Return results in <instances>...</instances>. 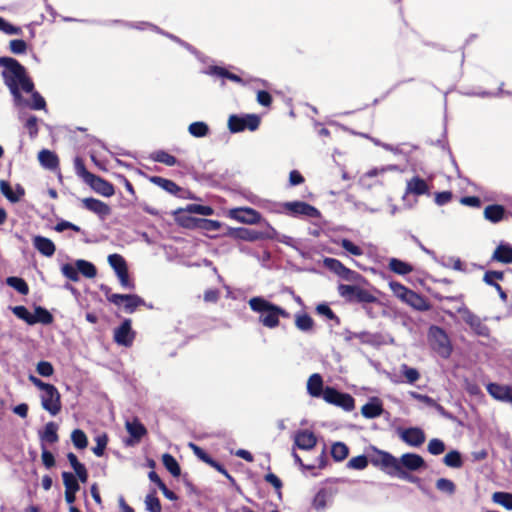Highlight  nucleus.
Segmentation results:
<instances>
[{"label":"nucleus","instance_id":"obj_62","mask_svg":"<svg viewBox=\"0 0 512 512\" xmlns=\"http://www.w3.org/2000/svg\"><path fill=\"white\" fill-rule=\"evenodd\" d=\"M316 312L319 315L324 316L329 320H334L337 324H339V322H340L339 318L335 315V313L331 310V308L327 304L317 305Z\"/></svg>","mask_w":512,"mask_h":512},{"label":"nucleus","instance_id":"obj_54","mask_svg":"<svg viewBox=\"0 0 512 512\" xmlns=\"http://www.w3.org/2000/svg\"><path fill=\"white\" fill-rule=\"evenodd\" d=\"M443 461L448 467L459 468L462 465L461 455L458 451L447 453Z\"/></svg>","mask_w":512,"mask_h":512},{"label":"nucleus","instance_id":"obj_2","mask_svg":"<svg viewBox=\"0 0 512 512\" xmlns=\"http://www.w3.org/2000/svg\"><path fill=\"white\" fill-rule=\"evenodd\" d=\"M250 308L260 313V322L268 328H275L279 325V317L288 318L289 313L279 306L272 304L262 297H253L249 300Z\"/></svg>","mask_w":512,"mask_h":512},{"label":"nucleus","instance_id":"obj_49","mask_svg":"<svg viewBox=\"0 0 512 512\" xmlns=\"http://www.w3.org/2000/svg\"><path fill=\"white\" fill-rule=\"evenodd\" d=\"M62 478L65 486V492H77L80 489L77 479L72 473L63 472Z\"/></svg>","mask_w":512,"mask_h":512},{"label":"nucleus","instance_id":"obj_6","mask_svg":"<svg viewBox=\"0 0 512 512\" xmlns=\"http://www.w3.org/2000/svg\"><path fill=\"white\" fill-rule=\"evenodd\" d=\"M41 405L50 415L56 416L62 408L61 395L58 389L50 384L40 395Z\"/></svg>","mask_w":512,"mask_h":512},{"label":"nucleus","instance_id":"obj_14","mask_svg":"<svg viewBox=\"0 0 512 512\" xmlns=\"http://www.w3.org/2000/svg\"><path fill=\"white\" fill-rule=\"evenodd\" d=\"M486 389L495 400L512 404V385L489 383Z\"/></svg>","mask_w":512,"mask_h":512},{"label":"nucleus","instance_id":"obj_57","mask_svg":"<svg viewBox=\"0 0 512 512\" xmlns=\"http://www.w3.org/2000/svg\"><path fill=\"white\" fill-rule=\"evenodd\" d=\"M406 381L410 384L415 383L419 378L420 374L417 369L409 367L407 364H402L400 367Z\"/></svg>","mask_w":512,"mask_h":512},{"label":"nucleus","instance_id":"obj_30","mask_svg":"<svg viewBox=\"0 0 512 512\" xmlns=\"http://www.w3.org/2000/svg\"><path fill=\"white\" fill-rule=\"evenodd\" d=\"M0 191L9 201L13 203L18 202L24 195V189L21 186L18 185L16 187V191L14 192L10 184L5 180L0 181Z\"/></svg>","mask_w":512,"mask_h":512},{"label":"nucleus","instance_id":"obj_24","mask_svg":"<svg viewBox=\"0 0 512 512\" xmlns=\"http://www.w3.org/2000/svg\"><path fill=\"white\" fill-rule=\"evenodd\" d=\"M307 392L312 397H323V379L320 374L314 373L308 378Z\"/></svg>","mask_w":512,"mask_h":512},{"label":"nucleus","instance_id":"obj_23","mask_svg":"<svg viewBox=\"0 0 512 512\" xmlns=\"http://www.w3.org/2000/svg\"><path fill=\"white\" fill-rule=\"evenodd\" d=\"M33 245L36 250L46 257H51L56 250L54 243L49 238L43 236H35L33 238Z\"/></svg>","mask_w":512,"mask_h":512},{"label":"nucleus","instance_id":"obj_63","mask_svg":"<svg viewBox=\"0 0 512 512\" xmlns=\"http://www.w3.org/2000/svg\"><path fill=\"white\" fill-rule=\"evenodd\" d=\"M146 509L149 512H161V504L154 494H149L145 498Z\"/></svg>","mask_w":512,"mask_h":512},{"label":"nucleus","instance_id":"obj_50","mask_svg":"<svg viewBox=\"0 0 512 512\" xmlns=\"http://www.w3.org/2000/svg\"><path fill=\"white\" fill-rule=\"evenodd\" d=\"M495 503L512 510V494L505 492H495L492 496Z\"/></svg>","mask_w":512,"mask_h":512},{"label":"nucleus","instance_id":"obj_26","mask_svg":"<svg viewBox=\"0 0 512 512\" xmlns=\"http://www.w3.org/2000/svg\"><path fill=\"white\" fill-rule=\"evenodd\" d=\"M492 259L504 264L512 263V246L510 244L501 243L495 249Z\"/></svg>","mask_w":512,"mask_h":512},{"label":"nucleus","instance_id":"obj_8","mask_svg":"<svg viewBox=\"0 0 512 512\" xmlns=\"http://www.w3.org/2000/svg\"><path fill=\"white\" fill-rule=\"evenodd\" d=\"M107 299L117 306L123 305L127 313H133L137 307L145 304L144 300L135 294H111Z\"/></svg>","mask_w":512,"mask_h":512},{"label":"nucleus","instance_id":"obj_21","mask_svg":"<svg viewBox=\"0 0 512 512\" xmlns=\"http://www.w3.org/2000/svg\"><path fill=\"white\" fill-rule=\"evenodd\" d=\"M506 215L507 212L505 208L498 204L488 205L483 211L484 218L493 224L499 223L505 219Z\"/></svg>","mask_w":512,"mask_h":512},{"label":"nucleus","instance_id":"obj_64","mask_svg":"<svg viewBox=\"0 0 512 512\" xmlns=\"http://www.w3.org/2000/svg\"><path fill=\"white\" fill-rule=\"evenodd\" d=\"M37 372L44 377H49L53 374L54 368L50 362L40 361L36 367Z\"/></svg>","mask_w":512,"mask_h":512},{"label":"nucleus","instance_id":"obj_3","mask_svg":"<svg viewBox=\"0 0 512 512\" xmlns=\"http://www.w3.org/2000/svg\"><path fill=\"white\" fill-rule=\"evenodd\" d=\"M398 469H396V475L401 479L416 482L418 479L414 476H411L407 473L408 471H417L423 467H425L424 459L415 453H406L403 454L400 458H398L397 462Z\"/></svg>","mask_w":512,"mask_h":512},{"label":"nucleus","instance_id":"obj_13","mask_svg":"<svg viewBox=\"0 0 512 512\" xmlns=\"http://www.w3.org/2000/svg\"><path fill=\"white\" fill-rule=\"evenodd\" d=\"M135 332L131 326V320L126 319L114 330V341L121 346L130 347L133 344Z\"/></svg>","mask_w":512,"mask_h":512},{"label":"nucleus","instance_id":"obj_32","mask_svg":"<svg viewBox=\"0 0 512 512\" xmlns=\"http://www.w3.org/2000/svg\"><path fill=\"white\" fill-rule=\"evenodd\" d=\"M295 326L302 332L311 333L314 329V320L306 313H297L295 315Z\"/></svg>","mask_w":512,"mask_h":512},{"label":"nucleus","instance_id":"obj_17","mask_svg":"<svg viewBox=\"0 0 512 512\" xmlns=\"http://www.w3.org/2000/svg\"><path fill=\"white\" fill-rule=\"evenodd\" d=\"M81 203L85 209L96 214L101 219H105L111 213V208L109 205L101 200L95 198H83Z\"/></svg>","mask_w":512,"mask_h":512},{"label":"nucleus","instance_id":"obj_37","mask_svg":"<svg viewBox=\"0 0 512 512\" xmlns=\"http://www.w3.org/2000/svg\"><path fill=\"white\" fill-rule=\"evenodd\" d=\"M188 132L191 136L195 138H202L206 137L209 134L210 129L208 124H206L205 122L196 121L188 126Z\"/></svg>","mask_w":512,"mask_h":512},{"label":"nucleus","instance_id":"obj_9","mask_svg":"<svg viewBox=\"0 0 512 512\" xmlns=\"http://www.w3.org/2000/svg\"><path fill=\"white\" fill-rule=\"evenodd\" d=\"M324 265L330 271L337 274L342 279L349 282H358L361 279V275L342 264L339 260L335 258H325Z\"/></svg>","mask_w":512,"mask_h":512},{"label":"nucleus","instance_id":"obj_52","mask_svg":"<svg viewBox=\"0 0 512 512\" xmlns=\"http://www.w3.org/2000/svg\"><path fill=\"white\" fill-rule=\"evenodd\" d=\"M12 312L19 319L25 321L29 325H34L35 320L33 318V314H31L28 309L24 306H15L12 308Z\"/></svg>","mask_w":512,"mask_h":512},{"label":"nucleus","instance_id":"obj_12","mask_svg":"<svg viewBox=\"0 0 512 512\" xmlns=\"http://www.w3.org/2000/svg\"><path fill=\"white\" fill-rule=\"evenodd\" d=\"M228 215L230 218L244 224L253 225L261 222L260 213L248 207L231 209Z\"/></svg>","mask_w":512,"mask_h":512},{"label":"nucleus","instance_id":"obj_58","mask_svg":"<svg viewBox=\"0 0 512 512\" xmlns=\"http://www.w3.org/2000/svg\"><path fill=\"white\" fill-rule=\"evenodd\" d=\"M347 466L351 469L363 470L368 466L367 457L364 455L353 457L348 461Z\"/></svg>","mask_w":512,"mask_h":512},{"label":"nucleus","instance_id":"obj_47","mask_svg":"<svg viewBox=\"0 0 512 512\" xmlns=\"http://www.w3.org/2000/svg\"><path fill=\"white\" fill-rule=\"evenodd\" d=\"M348 453V447L342 442L334 443L331 448V455L336 461L344 460L348 456Z\"/></svg>","mask_w":512,"mask_h":512},{"label":"nucleus","instance_id":"obj_5","mask_svg":"<svg viewBox=\"0 0 512 512\" xmlns=\"http://www.w3.org/2000/svg\"><path fill=\"white\" fill-rule=\"evenodd\" d=\"M339 295L347 301H357L362 303H373L376 297L369 291L359 286L340 284L338 286Z\"/></svg>","mask_w":512,"mask_h":512},{"label":"nucleus","instance_id":"obj_46","mask_svg":"<svg viewBox=\"0 0 512 512\" xmlns=\"http://www.w3.org/2000/svg\"><path fill=\"white\" fill-rule=\"evenodd\" d=\"M207 73L210 75H216V76H219L222 78H228L234 82L242 83V79L239 76H237L236 74L230 73L221 67H217V66L210 67L208 69Z\"/></svg>","mask_w":512,"mask_h":512},{"label":"nucleus","instance_id":"obj_48","mask_svg":"<svg viewBox=\"0 0 512 512\" xmlns=\"http://www.w3.org/2000/svg\"><path fill=\"white\" fill-rule=\"evenodd\" d=\"M389 287L391 291L393 292L394 296L400 299L402 302L405 301L406 297L408 296L411 289L405 287L399 282L391 281L389 283Z\"/></svg>","mask_w":512,"mask_h":512},{"label":"nucleus","instance_id":"obj_22","mask_svg":"<svg viewBox=\"0 0 512 512\" xmlns=\"http://www.w3.org/2000/svg\"><path fill=\"white\" fill-rule=\"evenodd\" d=\"M57 431L58 425L55 422H48L44 429L38 433L41 445H44L45 443H56L59 440Z\"/></svg>","mask_w":512,"mask_h":512},{"label":"nucleus","instance_id":"obj_16","mask_svg":"<svg viewBox=\"0 0 512 512\" xmlns=\"http://www.w3.org/2000/svg\"><path fill=\"white\" fill-rule=\"evenodd\" d=\"M400 438L408 445L419 447L425 442V433L418 427L399 430Z\"/></svg>","mask_w":512,"mask_h":512},{"label":"nucleus","instance_id":"obj_4","mask_svg":"<svg viewBox=\"0 0 512 512\" xmlns=\"http://www.w3.org/2000/svg\"><path fill=\"white\" fill-rule=\"evenodd\" d=\"M428 338L433 349L442 357H449L452 351V346L446 332L438 327L431 326L428 332Z\"/></svg>","mask_w":512,"mask_h":512},{"label":"nucleus","instance_id":"obj_45","mask_svg":"<svg viewBox=\"0 0 512 512\" xmlns=\"http://www.w3.org/2000/svg\"><path fill=\"white\" fill-rule=\"evenodd\" d=\"M33 318L35 320V324L41 323V324L47 325V324L52 323V321H53V316L51 315V313L48 310H46L45 308L40 307V306L35 308Z\"/></svg>","mask_w":512,"mask_h":512},{"label":"nucleus","instance_id":"obj_31","mask_svg":"<svg viewBox=\"0 0 512 512\" xmlns=\"http://www.w3.org/2000/svg\"><path fill=\"white\" fill-rule=\"evenodd\" d=\"M125 427L135 441H139L147 432L144 425L137 419L126 421Z\"/></svg>","mask_w":512,"mask_h":512},{"label":"nucleus","instance_id":"obj_15","mask_svg":"<svg viewBox=\"0 0 512 512\" xmlns=\"http://www.w3.org/2000/svg\"><path fill=\"white\" fill-rule=\"evenodd\" d=\"M372 462L374 465L381 466L382 469H385L389 475H396V469H398V458L394 457L392 454L384 451H377Z\"/></svg>","mask_w":512,"mask_h":512},{"label":"nucleus","instance_id":"obj_10","mask_svg":"<svg viewBox=\"0 0 512 512\" xmlns=\"http://www.w3.org/2000/svg\"><path fill=\"white\" fill-rule=\"evenodd\" d=\"M283 206L285 210L292 216H305L308 218H317L320 216L319 210L306 202H286Z\"/></svg>","mask_w":512,"mask_h":512},{"label":"nucleus","instance_id":"obj_38","mask_svg":"<svg viewBox=\"0 0 512 512\" xmlns=\"http://www.w3.org/2000/svg\"><path fill=\"white\" fill-rule=\"evenodd\" d=\"M334 243L340 245L343 249H345L346 252L350 253L351 255L362 256L364 254V251L360 246L354 244L352 241L346 238L334 240Z\"/></svg>","mask_w":512,"mask_h":512},{"label":"nucleus","instance_id":"obj_34","mask_svg":"<svg viewBox=\"0 0 512 512\" xmlns=\"http://www.w3.org/2000/svg\"><path fill=\"white\" fill-rule=\"evenodd\" d=\"M388 267L398 275H407L413 271L412 265L397 258L389 259Z\"/></svg>","mask_w":512,"mask_h":512},{"label":"nucleus","instance_id":"obj_1","mask_svg":"<svg viewBox=\"0 0 512 512\" xmlns=\"http://www.w3.org/2000/svg\"><path fill=\"white\" fill-rule=\"evenodd\" d=\"M0 65L4 67L2 72L4 82L9 87L15 101L20 103V89L24 92L32 93L31 108L34 110L44 109L46 106L44 98L33 91L34 85L26 75L25 68L15 59L8 57H0Z\"/></svg>","mask_w":512,"mask_h":512},{"label":"nucleus","instance_id":"obj_55","mask_svg":"<svg viewBox=\"0 0 512 512\" xmlns=\"http://www.w3.org/2000/svg\"><path fill=\"white\" fill-rule=\"evenodd\" d=\"M436 488L439 491H441L443 493H446L448 495L454 494L455 489H456L455 484L451 480H449L447 478H440V479H438L436 481Z\"/></svg>","mask_w":512,"mask_h":512},{"label":"nucleus","instance_id":"obj_44","mask_svg":"<svg viewBox=\"0 0 512 512\" xmlns=\"http://www.w3.org/2000/svg\"><path fill=\"white\" fill-rule=\"evenodd\" d=\"M6 283L10 287L17 290L22 295H27L29 292V287H28L27 283L22 278L15 277V276L8 277L6 279Z\"/></svg>","mask_w":512,"mask_h":512},{"label":"nucleus","instance_id":"obj_7","mask_svg":"<svg viewBox=\"0 0 512 512\" xmlns=\"http://www.w3.org/2000/svg\"><path fill=\"white\" fill-rule=\"evenodd\" d=\"M323 399L329 403L351 411L354 408V399L351 395L338 392L332 387H326L323 392Z\"/></svg>","mask_w":512,"mask_h":512},{"label":"nucleus","instance_id":"obj_20","mask_svg":"<svg viewBox=\"0 0 512 512\" xmlns=\"http://www.w3.org/2000/svg\"><path fill=\"white\" fill-rule=\"evenodd\" d=\"M295 445L302 450H311L317 443V438L313 432L302 430L296 433L294 437Z\"/></svg>","mask_w":512,"mask_h":512},{"label":"nucleus","instance_id":"obj_42","mask_svg":"<svg viewBox=\"0 0 512 512\" xmlns=\"http://www.w3.org/2000/svg\"><path fill=\"white\" fill-rule=\"evenodd\" d=\"M181 211L187 212V213H192V214H199L202 216H210L214 213V210L212 207L205 206V205H199V204H188Z\"/></svg>","mask_w":512,"mask_h":512},{"label":"nucleus","instance_id":"obj_19","mask_svg":"<svg viewBox=\"0 0 512 512\" xmlns=\"http://www.w3.org/2000/svg\"><path fill=\"white\" fill-rule=\"evenodd\" d=\"M389 171H400V169L397 165H387V166H382V167H375V168H372V169L368 170L367 172H365L360 177V182L363 185H370L368 183L369 179L380 178V180H377L376 183H383V177Z\"/></svg>","mask_w":512,"mask_h":512},{"label":"nucleus","instance_id":"obj_51","mask_svg":"<svg viewBox=\"0 0 512 512\" xmlns=\"http://www.w3.org/2000/svg\"><path fill=\"white\" fill-rule=\"evenodd\" d=\"M71 440L74 444V446L78 449H84L87 447L88 445V439H87V436L86 434L80 430V429H75L72 433H71Z\"/></svg>","mask_w":512,"mask_h":512},{"label":"nucleus","instance_id":"obj_61","mask_svg":"<svg viewBox=\"0 0 512 512\" xmlns=\"http://www.w3.org/2000/svg\"><path fill=\"white\" fill-rule=\"evenodd\" d=\"M95 441H96V446L93 447V449H92L93 453L96 456L101 457L104 454V450L106 448L108 438L105 434H101L95 438Z\"/></svg>","mask_w":512,"mask_h":512},{"label":"nucleus","instance_id":"obj_25","mask_svg":"<svg viewBox=\"0 0 512 512\" xmlns=\"http://www.w3.org/2000/svg\"><path fill=\"white\" fill-rule=\"evenodd\" d=\"M404 303L418 311H427L430 309L429 302L421 295L411 290Z\"/></svg>","mask_w":512,"mask_h":512},{"label":"nucleus","instance_id":"obj_27","mask_svg":"<svg viewBox=\"0 0 512 512\" xmlns=\"http://www.w3.org/2000/svg\"><path fill=\"white\" fill-rule=\"evenodd\" d=\"M383 412L382 404L379 399L373 398L361 408V413L365 418L373 419L379 417Z\"/></svg>","mask_w":512,"mask_h":512},{"label":"nucleus","instance_id":"obj_43","mask_svg":"<svg viewBox=\"0 0 512 512\" xmlns=\"http://www.w3.org/2000/svg\"><path fill=\"white\" fill-rule=\"evenodd\" d=\"M152 159L167 166H174L177 164V159L173 155L163 150L154 152L152 154Z\"/></svg>","mask_w":512,"mask_h":512},{"label":"nucleus","instance_id":"obj_11","mask_svg":"<svg viewBox=\"0 0 512 512\" xmlns=\"http://www.w3.org/2000/svg\"><path fill=\"white\" fill-rule=\"evenodd\" d=\"M458 312L461 314L463 321L468 324L477 335L483 337L489 336L490 330L487 325H485L482 320L468 308L461 307L458 309Z\"/></svg>","mask_w":512,"mask_h":512},{"label":"nucleus","instance_id":"obj_59","mask_svg":"<svg viewBox=\"0 0 512 512\" xmlns=\"http://www.w3.org/2000/svg\"><path fill=\"white\" fill-rule=\"evenodd\" d=\"M62 274L71 281H79V271L77 266L71 264H64L61 268Z\"/></svg>","mask_w":512,"mask_h":512},{"label":"nucleus","instance_id":"obj_53","mask_svg":"<svg viewBox=\"0 0 512 512\" xmlns=\"http://www.w3.org/2000/svg\"><path fill=\"white\" fill-rule=\"evenodd\" d=\"M228 128L232 133L243 131L245 129V118L231 115L228 119Z\"/></svg>","mask_w":512,"mask_h":512},{"label":"nucleus","instance_id":"obj_28","mask_svg":"<svg viewBox=\"0 0 512 512\" xmlns=\"http://www.w3.org/2000/svg\"><path fill=\"white\" fill-rule=\"evenodd\" d=\"M38 160L40 164L47 169L54 170L59 165L58 157L50 150L43 149L38 153Z\"/></svg>","mask_w":512,"mask_h":512},{"label":"nucleus","instance_id":"obj_41","mask_svg":"<svg viewBox=\"0 0 512 512\" xmlns=\"http://www.w3.org/2000/svg\"><path fill=\"white\" fill-rule=\"evenodd\" d=\"M162 462H163V465L165 466V468L174 476V477H178L181 473V470H180V467H179V464L178 462L176 461V459L166 453L162 456Z\"/></svg>","mask_w":512,"mask_h":512},{"label":"nucleus","instance_id":"obj_56","mask_svg":"<svg viewBox=\"0 0 512 512\" xmlns=\"http://www.w3.org/2000/svg\"><path fill=\"white\" fill-rule=\"evenodd\" d=\"M74 168H75V171H76V174L81 177L85 183L91 178V176L93 175L92 173H90L86 168H85V165H84V162L81 158L79 157H76L75 160H74Z\"/></svg>","mask_w":512,"mask_h":512},{"label":"nucleus","instance_id":"obj_33","mask_svg":"<svg viewBox=\"0 0 512 512\" xmlns=\"http://www.w3.org/2000/svg\"><path fill=\"white\" fill-rule=\"evenodd\" d=\"M503 277H504L503 272H500V271H487L484 274L483 280H484V282L486 284H488L490 286H493L498 291L499 296L501 297L502 300H506L507 295L503 291L502 287L498 283L492 282V278H496L497 280H502Z\"/></svg>","mask_w":512,"mask_h":512},{"label":"nucleus","instance_id":"obj_35","mask_svg":"<svg viewBox=\"0 0 512 512\" xmlns=\"http://www.w3.org/2000/svg\"><path fill=\"white\" fill-rule=\"evenodd\" d=\"M150 181L152 183H154L155 185L159 186L160 188H162L163 190L169 192L170 194L175 195L180 190L179 186L175 182H173L169 179H166V178H162L159 176H152L150 178Z\"/></svg>","mask_w":512,"mask_h":512},{"label":"nucleus","instance_id":"obj_60","mask_svg":"<svg viewBox=\"0 0 512 512\" xmlns=\"http://www.w3.org/2000/svg\"><path fill=\"white\" fill-rule=\"evenodd\" d=\"M428 451L432 455H440L445 451V444L442 440L433 438L428 443Z\"/></svg>","mask_w":512,"mask_h":512},{"label":"nucleus","instance_id":"obj_36","mask_svg":"<svg viewBox=\"0 0 512 512\" xmlns=\"http://www.w3.org/2000/svg\"><path fill=\"white\" fill-rule=\"evenodd\" d=\"M332 501L331 494L326 490H320L314 497L313 507L317 511H323Z\"/></svg>","mask_w":512,"mask_h":512},{"label":"nucleus","instance_id":"obj_40","mask_svg":"<svg viewBox=\"0 0 512 512\" xmlns=\"http://www.w3.org/2000/svg\"><path fill=\"white\" fill-rule=\"evenodd\" d=\"M79 273L87 278H94L97 274L95 266L86 260H77L75 262Z\"/></svg>","mask_w":512,"mask_h":512},{"label":"nucleus","instance_id":"obj_39","mask_svg":"<svg viewBox=\"0 0 512 512\" xmlns=\"http://www.w3.org/2000/svg\"><path fill=\"white\" fill-rule=\"evenodd\" d=\"M108 263L116 275L128 269L125 259L120 254H110L108 256Z\"/></svg>","mask_w":512,"mask_h":512},{"label":"nucleus","instance_id":"obj_18","mask_svg":"<svg viewBox=\"0 0 512 512\" xmlns=\"http://www.w3.org/2000/svg\"><path fill=\"white\" fill-rule=\"evenodd\" d=\"M86 183L102 196L111 197L115 193L114 187L110 182L94 174Z\"/></svg>","mask_w":512,"mask_h":512},{"label":"nucleus","instance_id":"obj_29","mask_svg":"<svg viewBox=\"0 0 512 512\" xmlns=\"http://www.w3.org/2000/svg\"><path fill=\"white\" fill-rule=\"evenodd\" d=\"M428 185L425 180L419 177H413L411 180L407 182L406 193L414 194V195H423L428 193Z\"/></svg>","mask_w":512,"mask_h":512}]
</instances>
